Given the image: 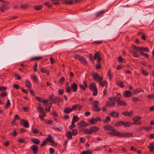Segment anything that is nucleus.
Masks as SVG:
<instances>
[{"label": "nucleus", "mask_w": 154, "mask_h": 154, "mask_svg": "<svg viewBox=\"0 0 154 154\" xmlns=\"http://www.w3.org/2000/svg\"><path fill=\"white\" fill-rule=\"evenodd\" d=\"M111 70H109L108 71V75L109 77V80H111L112 79V75L111 74Z\"/></svg>", "instance_id": "nucleus-57"}, {"label": "nucleus", "mask_w": 154, "mask_h": 154, "mask_svg": "<svg viewBox=\"0 0 154 154\" xmlns=\"http://www.w3.org/2000/svg\"><path fill=\"white\" fill-rule=\"evenodd\" d=\"M89 124L90 125H94L96 122V119L92 118L88 121Z\"/></svg>", "instance_id": "nucleus-24"}, {"label": "nucleus", "mask_w": 154, "mask_h": 154, "mask_svg": "<svg viewBox=\"0 0 154 154\" xmlns=\"http://www.w3.org/2000/svg\"><path fill=\"white\" fill-rule=\"evenodd\" d=\"M11 105V103L10 100H8L6 103V105L5 106V107L6 108H8Z\"/></svg>", "instance_id": "nucleus-49"}, {"label": "nucleus", "mask_w": 154, "mask_h": 154, "mask_svg": "<svg viewBox=\"0 0 154 154\" xmlns=\"http://www.w3.org/2000/svg\"><path fill=\"white\" fill-rule=\"evenodd\" d=\"M79 86L80 88L82 90L84 91L86 90V88L82 84L79 85Z\"/></svg>", "instance_id": "nucleus-63"}, {"label": "nucleus", "mask_w": 154, "mask_h": 154, "mask_svg": "<svg viewBox=\"0 0 154 154\" xmlns=\"http://www.w3.org/2000/svg\"><path fill=\"white\" fill-rule=\"evenodd\" d=\"M49 100L50 102H52L53 104H55L57 103L62 102L63 100L62 98H59L55 96L54 97L53 94H52L49 96Z\"/></svg>", "instance_id": "nucleus-2"}, {"label": "nucleus", "mask_w": 154, "mask_h": 154, "mask_svg": "<svg viewBox=\"0 0 154 154\" xmlns=\"http://www.w3.org/2000/svg\"><path fill=\"white\" fill-rule=\"evenodd\" d=\"M44 5L45 6H47L48 8H51L52 7V6L49 4L48 2H47L44 3Z\"/></svg>", "instance_id": "nucleus-56"}, {"label": "nucleus", "mask_w": 154, "mask_h": 154, "mask_svg": "<svg viewBox=\"0 0 154 154\" xmlns=\"http://www.w3.org/2000/svg\"><path fill=\"white\" fill-rule=\"evenodd\" d=\"M117 97H114V101L117 102L118 103L120 100L121 95L120 93H117Z\"/></svg>", "instance_id": "nucleus-20"}, {"label": "nucleus", "mask_w": 154, "mask_h": 154, "mask_svg": "<svg viewBox=\"0 0 154 154\" xmlns=\"http://www.w3.org/2000/svg\"><path fill=\"white\" fill-rule=\"evenodd\" d=\"M71 87L73 92H75L77 91L78 88V86L75 83L72 84Z\"/></svg>", "instance_id": "nucleus-14"}, {"label": "nucleus", "mask_w": 154, "mask_h": 154, "mask_svg": "<svg viewBox=\"0 0 154 154\" xmlns=\"http://www.w3.org/2000/svg\"><path fill=\"white\" fill-rule=\"evenodd\" d=\"M152 129V128L151 126L149 127H144L142 128V129H144L146 131H149Z\"/></svg>", "instance_id": "nucleus-50"}, {"label": "nucleus", "mask_w": 154, "mask_h": 154, "mask_svg": "<svg viewBox=\"0 0 154 154\" xmlns=\"http://www.w3.org/2000/svg\"><path fill=\"white\" fill-rule=\"evenodd\" d=\"M103 128L106 130L112 131L115 128L113 127L110 125H105L103 127Z\"/></svg>", "instance_id": "nucleus-17"}, {"label": "nucleus", "mask_w": 154, "mask_h": 154, "mask_svg": "<svg viewBox=\"0 0 154 154\" xmlns=\"http://www.w3.org/2000/svg\"><path fill=\"white\" fill-rule=\"evenodd\" d=\"M31 131L34 134H37L39 132V131L38 129L36 128L34 129L33 127L31 128Z\"/></svg>", "instance_id": "nucleus-32"}, {"label": "nucleus", "mask_w": 154, "mask_h": 154, "mask_svg": "<svg viewBox=\"0 0 154 154\" xmlns=\"http://www.w3.org/2000/svg\"><path fill=\"white\" fill-rule=\"evenodd\" d=\"M117 105L119 106H125L127 105V104L125 102L120 100L117 103Z\"/></svg>", "instance_id": "nucleus-31"}, {"label": "nucleus", "mask_w": 154, "mask_h": 154, "mask_svg": "<svg viewBox=\"0 0 154 154\" xmlns=\"http://www.w3.org/2000/svg\"><path fill=\"white\" fill-rule=\"evenodd\" d=\"M122 114L124 116H128L129 117H131L133 116V111H131L130 112L128 111H125L122 112Z\"/></svg>", "instance_id": "nucleus-8"}, {"label": "nucleus", "mask_w": 154, "mask_h": 154, "mask_svg": "<svg viewBox=\"0 0 154 154\" xmlns=\"http://www.w3.org/2000/svg\"><path fill=\"white\" fill-rule=\"evenodd\" d=\"M20 123L21 125H23L25 128H28L29 127V125L28 121H25L23 119L20 120Z\"/></svg>", "instance_id": "nucleus-10"}, {"label": "nucleus", "mask_w": 154, "mask_h": 154, "mask_svg": "<svg viewBox=\"0 0 154 154\" xmlns=\"http://www.w3.org/2000/svg\"><path fill=\"white\" fill-rule=\"evenodd\" d=\"M141 73L145 76H147L149 75V73L145 70L143 69H141Z\"/></svg>", "instance_id": "nucleus-45"}, {"label": "nucleus", "mask_w": 154, "mask_h": 154, "mask_svg": "<svg viewBox=\"0 0 154 154\" xmlns=\"http://www.w3.org/2000/svg\"><path fill=\"white\" fill-rule=\"evenodd\" d=\"M89 88L91 91H93L94 96H96L97 95V90L95 83H93L90 84L89 86Z\"/></svg>", "instance_id": "nucleus-4"}, {"label": "nucleus", "mask_w": 154, "mask_h": 154, "mask_svg": "<svg viewBox=\"0 0 154 154\" xmlns=\"http://www.w3.org/2000/svg\"><path fill=\"white\" fill-rule=\"evenodd\" d=\"M110 121V118L109 116L106 117L105 119L103 121V122L106 123L107 122H109Z\"/></svg>", "instance_id": "nucleus-55"}, {"label": "nucleus", "mask_w": 154, "mask_h": 154, "mask_svg": "<svg viewBox=\"0 0 154 154\" xmlns=\"http://www.w3.org/2000/svg\"><path fill=\"white\" fill-rule=\"evenodd\" d=\"M99 129V128L96 126H93L90 128L89 129H85V134H92V133L97 132Z\"/></svg>", "instance_id": "nucleus-3"}, {"label": "nucleus", "mask_w": 154, "mask_h": 154, "mask_svg": "<svg viewBox=\"0 0 154 154\" xmlns=\"http://www.w3.org/2000/svg\"><path fill=\"white\" fill-rule=\"evenodd\" d=\"M66 136L69 140L72 138V134L70 131H68L66 133Z\"/></svg>", "instance_id": "nucleus-23"}, {"label": "nucleus", "mask_w": 154, "mask_h": 154, "mask_svg": "<svg viewBox=\"0 0 154 154\" xmlns=\"http://www.w3.org/2000/svg\"><path fill=\"white\" fill-rule=\"evenodd\" d=\"M133 56L136 57H140V56L138 54V53L136 51H134L133 53Z\"/></svg>", "instance_id": "nucleus-59"}, {"label": "nucleus", "mask_w": 154, "mask_h": 154, "mask_svg": "<svg viewBox=\"0 0 154 154\" xmlns=\"http://www.w3.org/2000/svg\"><path fill=\"white\" fill-rule=\"evenodd\" d=\"M109 115L113 118H117L119 116V113H116L115 111H113L110 113Z\"/></svg>", "instance_id": "nucleus-13"}, {"label": "nucleus", "mask_w": 154, "mask_h": 154, "mask_svg": "<svg viewBox=\"0 0 154 154\" xmlns=\"http://www.w3.org/2000/svg\"><path fill=\"white\" fill-rule=\"evenodd\" d=\"M140 54L143 56H144L146 57L148 59L149 58V56L148 55V54L146 53H143L142 52H140Z\"/></svg>", "instance_id": "nucleus-47"}, {"label": "nucleus", "mask_w": 154, "mask_h": 154, "mask_svg": "<svg viewBox=\"0 0 154 154\" xmlns=\"http://www.w3.org/2000/svg\"><path fill=\"white\" fill-rule=\"evenodd\" d=\"M79 118L77 116H74L72 122H73L74 123L75 122H77L79 120Z\"/></svg>", "instance_id": "nucleus-35"}, {"label": "nucleus", "mask_w": 154, "mask_h": 154, "mask_svg": "<svg viewBox=\"0 0 154 154\" xmlns=\"http://www.w3.org/2000/svg\"><path fill=\"white\" fill-rule=\"evenodd\" d=\"M42 6L41 5H39L33 7V8L34 9L36 10H41L42 8Z\"/></svg>", "instance_id": "nucleus-37"}, {"label": "nucleus", "mask_w": 154, "mask_h": 154, "mask_svg": "<svg viewBox=\"0 0 154 154\" xmlns=\"http://www.w3.org/2000/svg\"><path fill=\"white\" fill-rule=\"evenodd\" d=\"M93 106V109L95 112H99L100 108L98 107L99 104V101L98 100H95L91 103Z\"/></svg>", "instance_id": "nucleus-5"}, {"label": "nucleus", "mask_w": 154, "mask_h": 154, "mask_svg": "<svg viewBox=\"0 0 154 154\" xmlns=\"http://www.w3.org/2000/svg\"><path fill=\"white\" fill-rule=\"evenodd\" d=\"M38 110L39 111V112L42 115H44V116H46V114L44 112V110L42 109V107L39 106L37 108Z\"/></svg>", "instance_id": "nucleus-18"}, {"label": "nucleus", "mask_w": 154, "mask_h": 154, "mask_svg": "<svg viewBox=\"0 0 154 154\" xmlns=\"http://www.w3.org/2000/svg\"><path fill=\"white\" fill-rule=\"evenodd\" d=\"M72 107L74 111L75 110H80L82 107V106L81 105L78 104L73 105Z\"/></svg>", "instance_id": "nucleus-11"}, {"label": "nucleus", "mask_w": 154, "mask_h": 154, "mask_svg": "<svg viewBox=\"0 0 154 154\" xmlns=\"http://www.w3.org/2000/svg\"><path fill=\"white\" fill-rule=\"evenodd\" d=\"M75 127L76 126L75 124V123L73 122H72V125L69 127V128L70 130H72L73 128H75Z\"/></svg>", "instance_id": "nucleus-51"}, {"label": "nucleus", "mask_w": 154, "mask_h": 154, "mask_svg": "<svg viewBox=\"0 0 154 154\" xmlns=\"http://www.w3.org/2000/svg\"><path fill=\"white\" fill-rule=\"evenodd\" d=\"M35 99L40 102H42V101L44 99L40 97H35Z\"/></svg>", "instance_id": "nucleus-52"}, {"label": "nucleus", "mask_w": 154, "mask_h": 154, "mask_svg": "<svg viewBox=\"0 0 154 154\" xmlns=\"http://www.w3.org/2000/svg\"><path fill=\"white\" fill-rule=\"evenodd\" d=\"M133 125V124L131 122L128 121L124 122V126L125 127H128L131 126Z\"/></svg>", "instance_id": "nucleus-25"}, {"label": "nucleus", "mask_w": 154, "mask_h": 154, "mask_svg": "<svg viewBox=\"0 0 154 154\" xmlns=\"http://www.w3.org/2000/svg\"><path fill=\"white\" fill-rule=\"evenodd\" d=\"M100 85L102 86H104L106 85V86H107V83L106 81H104L101 82H100Z\"/></svg>", "instance_id": "nucleus-42"}, {"label": "nucleus", "mask_w": 154, "mask_h": 154, "mask_svg": "<svg viewBox=\"0 0 154 154\" xmlns=\"http://www.w3.org/2000/svg\"><path fill=\"white\" fill-rule=\"evenodd\" d=\"M43 57H33L31 59V61H33L35 60H39Z\"/></svg>", "instance_id": "nucleus-39"}, {"label": "nucleus", "mask_w": 154, "mask_h": 154, "mask_svg": "<svg viewBox=\"0 0 154 154\" xmlns=\"http://www.w3.org/2000/svg\"><path fill=\"white\" fill-rule=\"evenodd\" d=\"M83 127H82L80 126L79 127V131L80 132H82V131H83V133L84 134H85V129H88L86 128H83Z\"/></svg>", "instance_id": "nucleus-46"}, {"label": "nucleus", "mask_w": 154, "mask_h": 154, "mask_svg": "<svg viewBox=\"0 0 154 154\" xmlns=\"http://www.w3.org/2000/svg\"><path fill=\"white\" fill-rule=\"evenodd\" d=\"M49 101V99L48 100H45L44 99L42 101V102H43V105H47L48 101Z\"/></svg>", "instance_id": "nucleus-58"}, {"label": "nucleus", "mask_w": 154, "mask_h": 154, "mask_svg": "<svg viewBox=\"0 0 154 154\" xmlns=\"http://www.w3.org/2000/svg\"><path fill=\"white\" fill-rule=\"evenodd\" d=\"M154 144V143H150L148 146V148L150 149L149 151L150 152H152L154 151V146L153 144Z\"/></svg>", "instance_id": "nucleus-28"}, {"label": "nucleus", "mask_w": 154, "mask_h": 154, "mask_svg": "<svg viewBox=\"0 0 154 154\" xmlns=\"http://www.w3.org/2000/svg\"><path fill=\"white\" fill-rule=\"evenodd\" d=\"M103 42V41H95L93 42V44H100L102 43Z\"/></svg>", "instance_id": "nucleus-60"}, {"label": "nucleus", "mask_w": 154, "mask_h": 154, "mask_svg": "<svg viewBox=\"0 0 154 154\" xmlns=\"http://www.w3.org/2000/svg\"><path fill=\"white\" fill-rule=\"evenodd\" d=\"M7 95V93L6 92H3L0 94V96L2 97H4Z\"/></svg>", "instance_id": "nucleus-62"}, {"label": "nucleus", "mask_w": 154, "mask_h": 154, "mask_svg": "<svg viewBox=\"0 0 154 154\" xmlns=\"http://www.w3.org/2000/svg\"><path fill=\"white\" fill-rule=\"evenodd\" d=\"M49 135H48L47 137L43 142L40 145L41 147H43L46 145L48 142H49L50 139H49Z\"/></svg>", "instance_id": "nucleus-15"}, {"label": "nucleus", "mask_w": 154, "mask_h": 154, "mask_svg": "<svg viewBox=\"0 0 154 154\" xmlns=\"http://www.w3.org/2000/svg\"><path fill=\"white\" fill-rule=\"evenodd\" d=\"M142 119V118L140 116H136L133 118V120L134 121L132 123L134 125H141L142 124V122L140 120V119Z\"/></svg>", "instance_id": "nucleus-6"}, {"label": "nucleus", "mask_w": 154, "mask_h": 154, "mask_svg": "<svg viewBox=\"0 0 154 154\" xmlns=\"http://www.w3.org/2000/svg\"><path fill=\"white\" fill-rule=\"evenodd\" d=\"M109 134L112 136H117L119 137H129L132 136L133 133H125L124 132L121 133L118 131H116L114 128L112 132H109Z\"/></svg>", "instance_id": "nucleus-1"}, {"label": "nucleus", "mask_w": 154, "mask_h": 154, "mask_svg": "<svg viewBox=\"0 0 154 154\" xmlns=\"http://www.w3.org/2000/svg\"><path fill=\"white\" fill-rule=\"evenodd\" d=\"M74 111L73 109H72V107L71 108L68 107L66 109H65L63 112L66 114H69L71 112Z\"/></svg>", "instance_id": "nucleus-19"}, {"label": "nucleus", "mask_w": 154, "mask_h": 154, "mask_svg": "<svg viewBox=\"0 0 154 154\" xmlns=\"http://www.w3.org/2000/svg\"><path fill=\"white\" fill-rule=\"evenodd\" d=\"M2 2L3 3L1 7H2V8H4V11H5V10L8 9V5L9 4V2L4 1Z\"/></svg>", "instance_id": "nucleus-16"}, {"label": "nucleus", "mask_w": 154, "mask_h": 154, "mask_svg": "<svg viewBox=\"0 0 154 154\" xmlns=\"http://www.w3.org/2000/svg\"><path fill=\"white\" fill-rule=\"evenodd\" d=\"M117 60L118 62L120 63H123V59L121 56L118 57L117 58Z\"/></svg>", "instance_id": "nucleus-54"}, {"label": "nucleus", "mask_w": 154, "mask_h": 154, "mask_svg": "<svg viewBox=\"0 0 154 154\" xmlns=\"http://www.w3.org/2000/svg\"><path fill=\"white\" fill-rule=\"evenodd\" d=\"M49 139H50L49 142H51V145L54 146H57V143H56L52 139V136L51 135H49Z\"/></svg>", "instance_id": "nucleus-21"}, {"label": "nucleus", "mask_w": 154, "mask_h": 154, "mask_svg": "<svg viewBox=\"0 0 154 154\" xmlns=\"http://www.w3.org/2000/svg\"><path fill=\"white\" fill-rule=\"evenodd\" d=\"M92 151L91 150H88L87 151H84L82 152L80 154H91Z\"/></svg>", "instance_id": "nucleus-33"}, {"label": "nucleus", "mask_w": 154, "mask_h": 154, "mask_svg": "<svg viewBox=\"0 0 154 154\" xmlns=\"http://www.w3.org/2000/svg\"><path fill=\"white\" fill-rule=\"evenodd\" d=\"M25 85L27 87L30 88L31 86V84L30 82L28 80H26L25 81Z\"/></svg>", "instance_id": "nucleus-34"}, {"label": "nucleus", "mask_w": 154, "mask_h": 154, "mask_svg": "<svg viewBox=\"0 0 154 154\" xmlns=\"http://www.w3.org/2000/svg\"><path fill=\"white\" fill-rule=\"evenodd\" d=\"M100 56L99 52H96L95 54L94 59L95 60L96 58L97 59Z\"/></svg>", "instance_id": "nucleus-53"}, {"label": "nucleus", "mask_w": 154, "mask_h": 154, "mask_svg": "<svg viewBox=\"0 0 154 154\" xmlns=\"http://www.w3.org/2000/svg\"><path fill=\"white\" fill-rule=\"evenodd\" d=\"M132 47L134 49L137 51L139 52L141 51V47H137L136 46L134 45H132Z\"/></svg>", "instance_id": "nucleus-29"}, {"label": "nucleus", "mask_w": 154, "mask_h": 154, "mask_svg": "<svg viewBox=\"0 0 154 154\" xmlns=\"http://www.w3.org/2000/svg\"><path fill=\"white\" fill-rule=\"evenodd\" d=\"M66 91L68 93H69L71 91V88H70L69 86L67 87L66 89Z\"/></svg>", "instance_id": "nucleus-64"}, {"label": "nucleus", "mask_w": 154, "mask_h": 154, "mask_svg": "<svg viewBox=\"0 0 154 154\" xmlns=\"http://www.w3.org/2000/svg\"><path fill=\"white\" fill-rule=\"evenodd\" d=\"M82 57V56H81L78 55H74V57L75 59L78 60L80 61Z\"/></svg>", "instance_id": "nucleus-38"}, {"label": "nucleus", "mask_w": 154, "mask_h": 154, "mask_svg": "<svg viewBox=\"0 0 154 154\" xmlns=\"http://www.w3.org/2000/svg\"><path fill=\"white\" fill-rule=\"evenodd\" d=\"M78 124H79L80 126L83 127H86L88 125V124L87 123L83 120L80 121L79 122Z\"/></svg>", "instance_id": "nucleus-12"}, {"label": "nucleus", "mask_w": 154, "mask_h": 154, "mask_svg": "<svg viewBox=\"0 0 154 154\" xmlns=\"http://www.w3.org/2000/svg\"><path fill=\"white\" fill-rule=\"evenodd\" d=\"M146 51L148 52H149V49L147 48H145L143 47H141V51Z\"/></svg>", "instance_id": "nucleus-48"}, {"label": "nucleus", "mask_w": 154, "mask_h": 154, "mask_svg": "<svg viewBox=\"0 0 154 154\" xmlns=\"http://www.w3.org/2000/svg\"><path fill=\"white\" fill-rule=\"evenodd\" d=\"M31 78L34 80L36 83H38V81L37 80L38 79L37 77L35 75H34L31 76Z\"/></svg>", "instance_id": "nucleus-40"}, {"label": "nucleus", "mask_w": 154, "mask_h": 154, "mask_svg": "<svg viewBox=\"0 0 154 154\" xmlns=\"http://www.w3.org/2000/svg\"><path fill=\"white\" fill-rule=\"evenodd\" d=\"M144 91L141 89H138L134 90V94H136V93H138L140 92H143Z\"/></svg>", "instance_id": "nucleus-36"}, {"label": "nucleus", "mask_w": 154, "mask_h": 154, "mask_svg": "<svg viewBox=\"0 0 154 154\" xmlns=\"http://www.w3.org/2000/svg\"><path fill=\"white\" fill-rule=\"evenodd\" d=\"M38 149V147L35 145H32L30 147L31 149L33 151V153L34 154L37 153Z\"/></svg>", "instance_id": "nucleus-9"}, {"label": "nucleus", "mask_w": 154, "mask_h": 154, "mask_svg": "<svg viewBox=\"0 0 154 154\" xmlns=\"http://www.w3.org/2000/svg\"><path fill=\"white\" fill-rule=\"evenodd\" d=\"M92 76L94 80L97 82H100L103 79V78L100 76L97 73L93 74Z\"/></svg>", "instance_id": "nucleus-7"}, {"label": "nucleus", "mask_w": 154, "mask_h": 154, "mask_svg": "<svg viewBox=\"0 0 154 154\" xmlns=\"http://www.w3.org/2000/svg\"><path fill=\"white\" fill-rule=\"evenodd\" d=\"M124 122L122 121H120L115 123L114 124L115 126L118 127L119 126H124Z\"/></svg>", "instance_id": "nucleus-30"}, {"label": "nucleus", "mask_w": 154, "mask_h": 154, "mask_svg": "<svg viewBox=\"0 0 154 154\" xmlns=\"http://www.w3.org/2000/svg\"><path fill=\"white\" fill-rule=\"evenodd\" d=\"M116 85L122 88H123L124 87V85L122 82H121L119 83H116Z\"/></svg>", "instance_id": "nucleus-44"}, {"label": "nucleus", "mask_w": 154, "mask_h": 154, "mask_svg": "<svg viewBox=\"0 0 154 154\" xmlns=\"http://www.w3.org/2000/svg\"><path fill=\"white\" fill-rule=\"evenodd\" d=\"M105 12V11H102L98 12L96 14V17H98L100 15H101L103 14Z\"/></svg>", "instance_id": "nucleus-41"}, {"label": "nucleus", "mask_w": 154, "mask_h": 154, "mask_svg": "<svg viewBox=\"0 0 154 154\" xmlns=\"http://www.w3.org/2000/svg\"><path fill=\"white\" fill-rule=\"evenodd\" d=\"M132 94L131 92L128 91H125L124 96L125 97H129L131 96V94Z\"/></svg>", "instance_id": "nucleus-26"}, {"label": "nucleus", "mask_w": 154, "mask_h": 154, "mask_svg": "<svg viewBox=\"0 0 154 154\" xmlns=\"http://www.w3.org/2000/svg\"><path fill=\"white\" fill-rule=\"evenodd\" d=\"M31 141L36 144H39L40 143V140L38 138H32L31 140Z\"/></svg>", "instance_id": "nucleus-22"}, {"label": "nucleus", "mask_w": 154, "mask_h": 154, "mask_svg": "<svg viewBox=\"0 0 154 154\" xmlns=\"http://www.w3.org/2000/svg\"><path fill=\"white\" fill-rule=\"evenodd\" d=\"M72 135L75 136L78 134V131L76 129H74L72 130Z\"/></svg>", "instance_id": "nucleus-43"}, {"label": "nucleus", "mask_w": 154, "mask_h": 154, "mask_svg": "<svg viewBox=\"0 0 154 154\" xmlns=\"http://www.w3.org/2000/svg\"><path fill=\"white\" fill-rule=\"evenodd\" d=\"M80 61L85 65L86 66H88V63L86 59L83 57L82 58Z\"/></svg>", "instance_id": "nucleus-27"}, {"label": "nucleus", "mask_w": 154, "mask_h": 154, "mask_svg": "<svg viewBox=\"0 0 154 154\" xmlns=\"http://www.w3.org/2000/svg\"><path fill=\"white\" fill-rule=\"evenodd\" d=\"M132 100L134 101H140V100L137 97H134L132 98Z\"/></svg>", "instance_id": "nucleus-61"}]
</instances>
